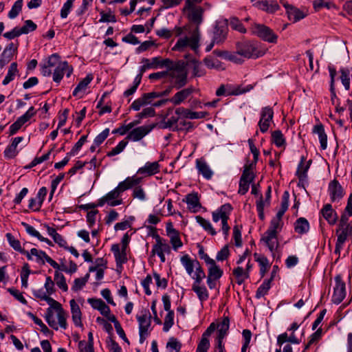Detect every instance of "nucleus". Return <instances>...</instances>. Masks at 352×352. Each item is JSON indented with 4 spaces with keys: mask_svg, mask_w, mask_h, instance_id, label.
<instances>
[{
    "mask_svg": "<svg viewBox=\"0 0 352 352\" xmlns=\"http://www.w3.org/2000/svg\"><path fill=\"white\" fill-rule=\"evenodd\" d=\"M69 305L71 307V314H72V318L74 324L76 327H82V313L80 309L79 305L77 304L76 300L74 299H72L69 301Z\"/></svg>",
    "mask_w": 352,
    "mask_h": 352,
    "instance_id": "30",
    "label": "nucleus"
},
{
    "mask_svg": "<svg viewBox=\"0 0 352 352\" xmlns=\"http://www.w3.org/2000/svg\"><path fill=\"white\" fill-rule=\"evenodd\" d=\"M340 80L342 81V85H344L346 90H349L350 89V78H349V71L347 69L342 68L340 69Z\"/></svg>",
    "mask_w": 352,
    "mask_h": 352,
    "instance_id": "60",
    "label": "nucleus"
},
{
    "mask_svg": "<svg viewBox=\"0 0 352 352\" xmlns=\"http://www.w3.org/2000/svg\"><path fill=\"white\" fill-rule=\"evenodd\" d=\"M201 0H185V4L182 9L184 13L187 16L190 24L195 27H199L204 20V10L202 7L197 6L196 3H200Z\"/></svg>",
    "mask_w": 352,
    "mask_h": 352,
    "instance_id": "4",
    "label": "nucleus"
},
{
    "mask_svg": "<svg viewBox=\"0 0 352 352\" xmlns=\"http://www.w3.org/2000/svg\"><path fill=\"white\" fill-rule=\"evenodd\" d=\"M128 144L127 141L122 140L111 151L108 152L107 156L113 157L122 153Z\"/></svg>",
    "mask_w": 352,
    "mask_h": 352,
    "instance_id": "59",
    "label": "nucleus"
},
{
    "mask_svg": "<svg viewBox=\"0 0 352 352\" xmlns=\"http://www.w3.org/2000/svg\"><path fill=\"white\" fill-rule=\"evenodd\" d=\"M338 242H344L349 240V236L352 234V221L347 224L346 223H342V217H340L339 229L337 230Z\"/></svg>",
    "mask_w": 352,
    "mask_h": 352,
    "instance_id": "23",
    "label": "nucleus"
},
{
    "mask_svg": "<svg viewBox=\"0 0 352 352\" xmlns=\"http://www.w3.org/2000/svg\"><path fill=\"white\" fill-rule=\"evenodd\" d=\"M18 73V69H17V64L16 63H12L9 67L8 73L3 79L2 84L3 85H7L9 84L11 81H12Z\"/></svg>",
    "mask_w": 352,
    "mask_h": 352,
    "instance_id": "45",
    "label": "nucleus"
},
{
    "mask_svg": "<svg viewBox=\"0 0 352 352\" xmlns=\"http://www.w3.org/2000/svg\"><path fill=\"white\" fill-rule=\"evenodd\" d=\"M23 140V137H16L12 139L11 144L6 148L3 152L6 158L12 159L18 155L19 151L17 150V146Z\"/></svg>",
    "mask_w": 352,
    "mask_h": 352,
    "instance_id": "29",
    "label": "nucleus"
},
{
    "mask_svg": "<svg viewBox=\"0 0 352 352\" xmlns=\"http://www.w3.org/2000/svg\"><path fill=\"white\" fill-rule=\"evenodd\" d=\"M87 301L94 309L98 310L102 316H107L111 312L109 307L100 298H89Z\"/></svg>",
    "mask_w": 352,
    "mask_h": 352,
    "instance_id": "34",
    "label": "nucleus"
},
{
    "mask_svg": "<svg viewBox=\"0 0 352 352\" xmlns=\"http://www.w3.org/2000/svg\"><path fill=\"white\" fill-rule=\"evenodd\" d=\"M94 77L91 74H89L86 76L85 78L79 82L76 88L73 91V96L76 97H78L79 98H82L85 90L87 89L88 85L92 81Z\"/></svg>",
    "mask_w": 352,
    "mask_h": 352,
    "instance_id": "27",
    "label": "nucleus"
},
{
    "mask_svg": "<svg viewBox=\"0 0 352 352\" xmlns=\"http://www.w3.org/2000/svg\"><path fill=\"white\" fill-rule=\"evenodd\" d=\"M272 140L277 147L285 148L286 140L280 131L276 130L272 133Z\"/></svg>",
    "mask_w": 352,
    "mask_h": 352,
    "instance_id": "42",
    "label": "nucleus"
},
{
    "mask_svg": "<svg viewBox=\"0 0 352 352\" xmlns=\"http://www.w3.org/2000/svg\"><path fill=\"white\" fill-rule=\"evenodd\" d=\"M175 113L179 118H189V119H199L203 117L201 112H195L185 109L184 107H179L176 109Z\"/></svg>",
    "mask_w": 352,
    "mask_h": 352,
    "instance_id": "38",
    "label": "nucleus"
},
{
    "mask_svg": "<svg viewBox=\"0 0 352 352\" xmlns=\"http://www.w3.org/2000/svg\"><path fill=\"white\" fill-rule=\"evenodd\" d=\"M30 254H31V257L32 258V256H35L36 257V259L38 261H46L47 263H49L53 268L54 269H59L60 265L52 258H51L48 255L45 254V252L38 250L36 248H32L30 250V252H29Z\"/></svg>",
    "mask_w": 352,
    "mask_h": 352,
    "instance_id": "26",
    "label": "nucleus"
},
{
    "mask_svg": "<svg viewBox=\"0 0 352 352\" xmlns=\"http://www.w3.org/2000/svg\"><path fill=\"white\" fill-rule=\"evenodd\" d=\"M254 5L260 10H264L268 13H274L278 8V5L275 1H257Z\"/></svg>",
    "mask_w": 352,
    "mask_h": 352,
    "instance_id": "36",
    "label": "nucleus"
},
{
    "mask_svg": "<svg viewBox=\"0 0 352 352\" xmlns=\"http://www.w3.org/2000/svg\"><path fill=\"white\" fill-rule=\"evenodd\" d=\"M230 326V320L228 317H225L221 323L218 325H216V329H218V333L217 336V342L221 341L223 342V339L227 335L228 331L229 329Z\"/></svg>",
    "mask_w": 352,
    "mask_h": 352,
    "instance_id": "35",
    "label": "nucleus"
},
{
    "mask_svg": "<svg viewBox=\"0 0 352 352\" xmlns=\"http://www.w3.org/2000/svg\"><path fill=\"white\" fill-rule=\"evenodd\" d=\"M153 129V126L144 125L132 129L126 137V139L132 142H138L148 135Z\"/></svg>",
    "mask_w": 352,
    "mask_h": 352,
    "instance_id": "14",
    "label": "nucleus"
},
{
    "mask_svg": "<svg viewBox=\"0 0 352 352\" xmlns=\"http://www.w3.org/2000/svg\"><path fill=\"white\" fill-rule=\"evenodd\" d=\"M160 171V165L158 162H147L138 170L137 173L141 175L143 177H146L157 174Z\"/></svg>",
    "mask_w": 352,
    "mask_h": 352,
    "instance_id": "20",
    "label": "nucleus"
},
{
    "mask_svg": "<svg viewBox=\"0 0 352 352\" xmlns=\"http://www.w3.org/2000/svg\"><path fill=\"white\" fill-rule=\"evenodd\" d=\"M180 261L187 274L191 276L193 279L194 277H197L199 273L205 274L204 270L197 259L191 258L189 255L186 254L181 257Z\"/></svg>",
    "mask_w": 352,
    "mask_h": 352,
    "instance_id": "9",
    "label": "nucleus"
},
{
    "mask_svg": "<svg viewBox=\"0 0 352 352\" xmlns=\"http://www.w3.org/2000/svg\"><path fill=\"white\" fill-rule=\"evenodd\" d=\"M202 259L204 260L208 267V277L219 279L223 275V270L217 265L215 261L207 254H204Z\"/></svg>",
    "mask_w": 352,
    "mask_h": 352,
    "instance_id": "19",
    "label": "nucleus"
},
{
    "mask_svg": "<svg viewBox=\"0 0 352 352\" xmlns=\"http://www.w3.org/2000/svg\"><path fill=\"white\" fill-rule=\"evenodd\" d=\"M229 25L231 28L241 33H246L247 32V30L245 28L242 23L236 17L230 19Z\"/></svg>",
    "mask_w": 352,
    "mask_h": 352,
    "instance_id": "58",
    "label": "nucleus"
},
{
    "mask_svg": "<svg viewBox=\"0 0 352 352\" xmlns=\"http://www.w3.org/2000/svg\"><path fill=\"white\" fill-rule=\"evenodd\" d=\"M294 230L298 234L307 233L309 230V221L304 217L298 219L294 223Z\"/></svg>",
    "mask_w": 352,
    "mask_h": 352,
    "instance_id": "40",
    "label": "nucleus"
},
{
    "mask_svg": "<svg viewBox=\"0 0 352 352\" xmlns=\"http://www.w3.org/2000/svg\"><path fill=\"white\" fill-rule=\"evenodd\" d=\"M227 36V30L225 28H216L212 39L217 44L223 43Z\"/></svg>",
    "mask_w": 352,
    "mask_h": 352,
    "instance_id": "48",
    "label": "nucleus"
},
{
    "mask_svg": "<svg viewBox=\"0 0 352 352\" xmlns=\"http://www.w3.org/2000/svg\"><path fill=\"white\" fill-rule=\"evenodd\" d=\"M251 34L262 41L275 44L278 41V35L270 27L258 23H254L250 28Z\"/></svg>",
    "mask_w": 352,
    "mask_h": 352,
    "instance_id": "5",
    "label": "nucleus"
},
{
    "mask_svg": "<svg viewBox=\"0 0 352 352\" xmlns=\"http://www.w3.org/2000/svg\"><path fill=\"white\" fill-rule=\"evenodd\" d=\"M153 96H155V94H152L151 92L144 94L140 98L132 102L131 109L134 111H139L142 107L152 104V101L154 99Z\"/></svg>",
    "mask_w": 352,
    "mask_h": 352,
    "instance_id": "22",
    "label": "nucleus"
},
{
    "mask_svg": "<svg viewBox=\"0 0 352 352\" xmlns=\"http://www.w3.org/2000/svg\"><path fill=\"white\" fill-rule=\"evenodd\" d=\"M168 76L172 79H175V87L177 89H180L186 84L187 75L182 68L176 67L173 69L170 67Z\"/></svg>",
    "mask_w": 352,
    "mask_h": 352,
    "instance_id": "15",
    "label": "nucleus"
},
{
    "mask_svg": "<svg viewBox=\"0 0 352 352\" xmlns=\"http://www.w3.org/2000/svg\"><path fill=\"white\" fill-rule=\"evenodd\" d=\"M152 69H157L162 67L170 68L172 62L169 59H161L160 57H154L150 60Z\"/></svg>",
    "mask_w": 352,
    "mask_h": 352,
    "instance_id": "44",
    "label": "nucleus"
},
{
    "mask_svg": "<svg viewBox=\"0 0 352 352\" xmlns=\"http://www.w3.org/2000/svg\"><path fill=\"white\" fill-rule=\"evenodd\" d=\"M352 216V193L350 195L344 212L341 215L342 223L348 221L349 217Z\"/></svg>",
    "mask_w": 352,
    "mask_h": 352,
    "instance_id": "56",
    "label": "nucleus"
},
{
    "mask_svg": "<svg viewBox=\"0 0 352 352\" xmlns=\"http://www.w3.org/2000/svg\"><path fill=\"white\" fill-rule=\"evenodd\" d=\"M252 89H253V87L251 85H248L245 87L239 85V86H236L235 87L228 89L226 94L228 96H238V95L245 94V93L250 91Z\"/></svg>",
    "mask_w": 352,
    "mask_h": 352,
    "instance_id": "49",
    "label": "nucleus"
},
{
    "mask_svg": "<svg viewBox=\"0 0 352 352\" xmlns=\"http://www.w3.org/2000/svg\"><path fill=\"white\" fill-rule=\"evenodd\" d=\"M174 324V312L169 311L164 318L163 330L166 332L172 327Z\"/></svg>",
    "mask_w": 352,
    "mask_h": 352,
    "instance_id": "64",
    "label": "nucleus"
},
{
    "mask_svg": "<svg viewBox=\"0 0 352 352\" xmlns=\"http://www.w3.org/2000/svg\"><path fill=\"white\" fill-rule=\"evenodd\" d=\"M237 54L246 58H257L263 56L267 50L257 41H243L236 44Z\"/></svg>",
    "mask_w": 352,
    "mask_h": 352,
    "instance_id": "3",
    "label": "nucleus"
},
{
    "mask_svg": "<svg viewBox=\"0 0 352 352\" xmlns=\"http://www.w3.org/2000/svg\"><path fill=\"white\" fill-rule=\"evenodd\" d=\"M89 278V274H87L82 278H78L74 280V284L72 287V290L74 292H78L82 289L87 283Z\"/></svg>",
    "mask_w": 352,
    "mask_h": 352,
    "instance_id": "51",
    "label": "nucleus"
},
{
    "mask_svg": "<svg viewBox=\"0 0 352 352\" xmlns=\"http://www.w3.org/2000/svg\"><path fill=\"white\" fill-rule=\"evenodd\" d=\"M170 252V243H155L152 249V253L157 254L163 263L165 262V254H168Z\"/></svg>",
    "mask_w": 352,
    "mask_h": 352,
    "instance_id": "31",
    "label": "nucleus"
},
{
    "mask_svg": "<svg viewBox=\"0 0 352 352\" xmlns=\"http://www.w3.org/2000/svg\"><path fill=\"white\" fill-rule=\"evenodd\" d=\"M232 210V206L230 204H226L212 212L213 221L218 222L220 220L221 221L222 231L226 235L228 234L230 230V226L228 224V220Z\"/></svg>",
    "mask_w": 352,
    "mask_h": 352,
    "instance_id": "7",
    "label": "nucleus"
},
{
    "mask_svg": "<svg viewBox=\"0 0 352 352\" xmlns=\"http://www.w3.org/2000/svg\"><path fill=\"white\" fill-rule=\"evenodd\" d=\"M313 133H316L318 135L320 147L322 150H325L327 147V135L325 133L323 125L319 124L314 126Z\"/></svg>",
    "mask_w": 352,
    "mask_h": 352,
    "instance_id": "37",
    "label": "nucleus"
},
{
    "mask_svg": "<svg viewBox=\"0 0 352 352\" xmlns=\"http://www.w3.org/2000/svg\"><path fill=\"white\" fill-rule=\"evenodd\" d=\"M22 224L29 235L35 237L43 242H50L47 239L43 237L39 232L37 231L33 226L26 223H23Z\"/></svg>",
    "mask_w": 352,
    "mask_h": 352,
    "instance_id": "47",
    "label": "nucleus"
},
{
    "mask_svg": "<svg viewBox=\"0 0 352 352\" xmlns=\"http://www.w3.org/2000/svg\"><path fill=\"white\" fill-rule=\"evenodd\" d=\"M204 63L209 69H214L217 70H224L223 64L219 60L214 58L212 56H207L204 59Z\"/></svg>",
    "mask_w": 352,
    "mask_h": 352,
    "instance_id": "39",
    "label": "nucleus"
},
{
    "mask_svg": "<svg viewBox=\"0 0 352 352\" xmlns=\"http://www.w3.org/2000/svg\"><path fill=\"white\" fill-rule=\"evenodd\" d=\"M128 244L129 243H114L111 247V250L113 252L118 267H122V265L126 263L128 260L126 254Z\"/></svg>",
    "mask_w": 352,
    "mask_h": 352,
    "instance_id": "10",
    "label": "nucleus"
},
{
    "mask_svg": "<svg viewBox=\"0 0 352 352\" xmlns=\"http://www.w3.org/2000/svg\"><path fill=\"white\" fill-rule=\"evenodd\" d=\"M305 157H302L300 162L296 170V175L298 176L300 182H307V170L309 168L311 161H309L305 164Z\"/></svg>",
    "mask_w": 352,
    "mask_h": 352,
    "instance_id": "32",
    "label": "nucleus"
},
{
    "mask_svg": "<svg viewBox=\"0 0 352 352\" xmlns=\"http://www.w3.org/2000/svg\"><path fill=\"white\" fill-rule=\"evenodd\" d=\"M328 193L332 202L339 201L344 195V189L336 179L329 184Z\"/></svg>",
    "mask_w": 352,
    "mask_h": 352,
    "instance_id": "17",
    "label": "nucleus"
},
{
    "mask_svg": "<svg viewBox=\"0 0 352 352\" xmlns=\"http://www.w3.org/2000/svg\"><path fill=\"white\" fill-rule=\"evenodd\" d=\"M54 281L56 282V285L63 291L67 292L68 290V286L63 274L56 272L54 274Z\"/></svg>",
    "mask_w": 352,
    "mask_h": 352,
    "instance_id": "54",
    "label": "nucleus"
},
{
    "mask_svg": "<svg viewBox=\"0 0 352 352\" xmlns=\"http://www.w3.org/2000/svg\"><path fill=\"white\" fill-rule=\"evenodd\" d=\"M73 72V68L69 65L67 61L61 62L58 64L56 68H55L53 73V80L59 83L63 79L64 74H66L67 77H69Z\"/></svg>",
    "mask_w": 352,
    "mask_h": 352,
    "instance_id": "16",
    "label": "nucleus"
},
{
    "mask_svg": "<svg viewBox=\"0 0 352 352\" xmlns=\"http://www.w3.org/2000/svg\"><path fill=\"white\" fill-rule=\"evenodd\" d=\"M196 168L197 169L198 173L201 175L204 178L207 180L212 179L214 172L211 169L209 164L207 163L205 159L199 158L195 161Z\"/></svg>",
    "mask_w": 352,
    "mask_h": 352,
    "instance_id": "21",
    "label": "nucleus"
},
{
    "mask_svg": "<svg viewBox=\"0 0 352 352\" xmlns=\"http://www.w3.org/2000/svg\"><path fill=\"white\" fill-rule=\"evenodd\" d=\"M155 116V109L151 106L144 108L140 113L136 115V118H138L140 120L143 118L154 117Z\"/></svg>",
    "mask_w": 352,
    "mask_h": 352,
    "instance_id": "63",
    "label": "nucleus"
},
{
    "mask_svg": "<svg viewBox=\"0 0 352 352\" xmlns=\"http://www.w3.org/2000/svg\"><path fill=\"white\" fill-rule=\"evenodd\" d=\"M184 201L187 204L188 209L191 212L196 213L201 208L198 195L196 192L188 194Z\"/></svg>",
    "mask_w": 352,
    "mask_h": 352,
    "instance_id": "25",
    "label": "nucleus"
},
{
    "mask_svg": "<svg viewBox=\"0 0 352 352\" xmlns=\"http://www.w3.org/2000/svg\"><path fill=\"white\" fill-rule=\"evenodd\" d=\"M141 182V178L133 175L127 177L124 181L120 182L118 185L112 190L109 192L104 196L98 200L97 206L99 207L107 204L109 206L114 207L122 204V194L132 188L138 185Z\"/></svg>",
    "mask_w": 352,
    "mask_h": 352,
    "instance_id": "2",
    "label": "nucleus"
},
{
    "mask_svg": "<svg viewBox=\"0 0 352 352\" xmlns=\"http://www.w3.org/2000/svg\"><path fill=\"white\" fill-rule=\"evenodd\" d=\"M195 219L196 221L210 234H216L215 230L213 228L211 223L208 220L204 219L201 216H196Z\"/></svg>",
    "mask_w": 352,
    "mask_h": 352,
    "instance_id": "46",
    "label": "nucleus"
},
{
    "mask_svg": "<svg viewBox=\"0 0 352 352\" xmlns=\"http://www.w3.org/2000/svg\"><path fill=\"white\" fill-rule=\"evenodd\" d=\"M336 285L332 296V302L336 305L340 304L346 296V286L342 277L338 275L335 277Z\"/></svg>",
    "mask_w": 352,
    "mask_h": 352,
    "instance_id": "12",
    "label": "nucleus"
},
{
    "mask_svg": "<svg viewBox=\"0 0 352 352\" xmlns=\"http://www.w3.org/2000/svg\"><path fill=\"white\" fill-rule=\"evenodd\" d=\"M134 220L135 217L130 216L127 220L117 223L114 226V229L116 231L125 230L131 227V222Z\"/></svg>",
    "mask_w": 352,
    "mask_h": 352,
    "instance_id": "61",
    "label": "nucleus"
},
{
    "mask_svg": "<svg viewBox=\"0 0 352 352\" xmlns=\"http://www.w3.org/2000/svg\"><path fill=\"white\" fill-rule=\"evenodd\" d=\"M57 312L58 322L54 318V312L52 308L47 309L45 318L50 327L54 330H58V327H61L64 329H67V314L66 311L60 307L56 310Z\"/></svg>",
    "mask_w": 352,
    "mask_h": 352,
    "instance_id": "6",
    "label": "nucleus"
},
{
    "mask_svg": "<svg viewBox=\"0 0 352 352\" xmlns=\"http://www.w3.org/2000/svg\"><path fill=\"white\" fill-rule=\"evenodd\" d=\"M176 36H179L173 47V50L180 52H185L188 48L196 54L199 52L201 32L199 27H193L186 24L183 27H175L174 29Z\"/></svg>",
    "mask_w": 352,
    "mask_h": 352,
    "instance_id": "1",
    "label": "nucleus"
},
{
    "mask_svg": "<svg viewBox=\"0 0 352 352\" xmlns=\"http://www.w3.org/2000/svg\"><path fill=\"white\" fill-rule=\"evenodd\" d=\"M274 111L271 107H263L261 111V118L258 122V126L262 133H265L269 129L271 123L273 122Z\"/></svg>",
    "mask_w": 352,
    "mask_h": 352,
    "instance_id": "11",
    "label": "nucleus"
},
{
    "mask_svg": "<svg viewBox=\"0 0 352 352\" xmlns=\"http://www.w3.org/2000/svg\"><path fill=\"white\" fill-rule=\"evenodd\" d=\"M271 280L268 279L263 281V283L259 286L256 292V298H261L267 294V292L271 287Z\"/></svg>",
    "mask_w": 352,
    "mask_h": 352,
    "instance_id": "52",
    "label": "nucleus"
},
{
    "mask_svg": "<svg viewBox=\"0 0 352 352\" xmlns=\"http://www.w3.org/2000/svg\"><path fill=\"white\" fill-rule=\"evenodd\" d=\"M320 212L323 217L329 222V223L332 225L336 223L338 218L337 214L333 209L331 204H327L324 205Z\"/></svg>",
    "mask_w": 352,
    "mask_h": 352,
    "instance_id": "33",
    "label": "nucleus"
},
{
    "mask_svg": "<svg viewBox=\"0 0 352 352\" xmlns=\"http://www.w3.org/2000/svg\"><path fill=\"white\" fill-rule=\"evenodd\" d=\"M215 329L216 324L214 322H212L202 334L201 339L197 345L196 352H207L210 348V341L208 338L212 333L215 331Z\"/></svg>",
    "mask_w": 352,
    "mask_h": 352,
    "instance_id": "18",
    "label": "nucleus"
},
{
    "mask_svg": "<svg viewBox=\"0 0 352 352\" xmlns=\"http://www.w3.org/2000/svg\"><path fill=\"white\" fill-rule=\"evenodd\" d=\"M166 232L170 238V242H182L180 233L174 228L172 222H168L166 225Z\"/></svg>",
    "mask_w": 352,
    "mask_h": 352,
    "instance_id": "41",
    "label": "nucleus"
},
{
    "mask_svg": "<svg viewBox=\"0 0 352 352\" xmlns=\"http://www.w3.org/2000/svg\"><path fill=\"white\" fill-rule=\"evenodd\" d=\"M280 2L285 8L289 20H292L294 22H296L305 17V15L299 9L287 3H285L283 0H280Z\"/></svg>",
    "mask_w": 352,
    "mask_h": 352,
    "instance_id": "28",
    "label": "nucleus"
},
{
    "mask_svg": "<svg viewBox=\"0 0 352 352\" xmlns=\"http://www.w3.org/2000/svg\"><path fill=\"white\" fill-rule=\"evenodd\" d=\"M313 7L316 11H319L322 8H326L328 10L336 8L335 3L326 0H315L313 1Z\"/></svg>",
    "mask_w": 352,
    "mask_h": 352,
    "instance_id": "50",
    "label": "nucleus"
},
{
    "mask_svg": "<svg viewBox=\"0 0 352 352\" xmlns=\"http://www.w3.org/2000/svg\"><path fill=\"white\" fill-rule=\"evenodd\" d=\"M206 277V274H199L197 277H194V283L192 285V291L196 293L199 300L204 302L208 300L209 297L208 292L204 285H201V283Z\"/></svg>",
    "mask_w": 352,
    "mask_h": 352,
    "instance_id": "13",
    "label": "nucleus"
},
{
    "mask_svg": "<svg viewBox=\"0 0 352 352\" xmlns=\"http://www.w3.org/2000/svg\"><path fill=\"white\" fill-rule=\"evenodd\" d=\"M139 323L140 342L142 344L149 335V328L151 324V316L148 309L142 311V314L137 316Z\"/></svg>",
    "mask_w": 352,
    "mask_h": 352,
    "instance_id": "8",
    "label": "nucleus"
},
{
    "mask_svg": "<svg viewBox=\"0 0 352 352\" xmlns=\"http://www.w3.org/2000/svg\"><path fill=\"white\" fill-rule=\"evenodd\" d=\"M189 63H191L193 67V74L195 76H202L205 74V69L203 68L201 63L195 58H190Z\"/></svg>",
    "mask_w": 352,
    "mask_h": 352,
    "instance_id": "53",
    "label": "nucleus"
},
{
    "mask_svg": "<svg viewBox=\"0 0 352 352\" xmlns=\"http://www.w3.org/2000/svg\"><path fill=\"white\" fill-rule=\"evenodd\" d=\"M194 90L195 89L192 87L183 89L170 98L169 102L175 106L179 105L187 99L193 93Z\"/></svg>",
    "mask_w": 352,
    "mask_h": 352,
    "instance_id": "24",
    "label": "nucleus"
},
{
    "mask_svg": "<svg viewBox=\"0 0 352 352\" xmlns=\"http://www.w3.org/2000/svg\"><path fill=\"white\" fill-rule=\"evenodd\" d=\"M22 6L23 0H17L16 1H15L8 13V17L10 19L16 18L19 14V12L21 11Z\"/></svg>",
    "mask_w": 352,
    "mask_h": 352,
    "instance_id": "57",
    "label": "nucleus"
},
{
    "mask_svg": "<svg viewBox=\"0 0 352 352\" xmlns=\"http://www.w3.org/2000/svg\"><path fill=\"white\" fill-rule=\"evenodd\" d=\"M232 274L236 278V283L239 285L243 284L244 281L250 277V274L245 272L241 267L234 268L232 271Z\"/></svg>",
    "mask_w": 352,
    "mask_h": 352,
    "instance_id": "43",
    "label": "nucleus"
},
{
    "mask_svg": "<svg viewBox=\"0 0 352 352\" xmlns=\"http://www.w3.org/2000/svg\"><path fill=\"white\" fill-rule=\"evenodd\" d=\"M137 186L138 185L134 186L135 188L133 190L132 196L134 199H138L141 201H144L146 199V192L143 188Z\"/></svg>",
    "mask_w": 352,
    "mask_h": 352,
    "instance_id": "62",
    "label": "nucleus"
},
{
    "mask_svg": "<svg viewBox=\"0 0 352 352\" xmlns=\"http://www.w3.org/2000/svg\"><path fill=\"white\" fill-rule=\"evenodd\" d=\"M108 95L107 93H104L101 98L98 102L96 108L99 109V114L102 115L106 113L111 112V107L109 104L103 105L104 98Z\"/></svg>",
    "mask_w": 352,
    "mask_h": 352,
    "instance_id": "55",
    "label": "nucleus"
}]
</instances>
